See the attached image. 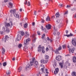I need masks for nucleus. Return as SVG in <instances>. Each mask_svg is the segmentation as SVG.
Returning a JSON list of instances; mask_svg holds the SVG:
<instances>
[{"label":"nucleus","mask_w":76,"mask_h":76,"mask_svg":"<svg viewBox=\"0 0 76 76\" xmlns=\"http://www.w3.org/2000/svg\"><path fill=\"white\" fill-rule=\"evenodd\" d=\"M29 41H31V39L28 38L26 40V41H24V43L25 45V47L24 48L23 50L26 52L28 51V49L29 45Z\"/></svg>","instance_id":"f257e3e1"},{"label":"nucleus","mask_w":76,"mask_h":76,"mask_svg":"<svg viewBox=\"0 0 76 76\" xmlns=\"http://www.w3.org/2000/svg\"><path fill=\"white\" fill-rule=\"evenodd\" d=\"M30 64L31 66H33V65H34L35 67H36V66H37L38 65V62L37 61H36L35 63L33 62L32 61H31L30 62Z\"/></svg>","instance_id":"f03ea898"},{"label":"nucleus","mask_w":76,"mask_h":76,"mask_svg":"<svg viewBox=\"0 0 76 76\" xmlns=\"http://www.w3.org/2000/svg\"><path fill=\"white\" fill-rule=\"evenodd\" d=\"M71 42L74 46L76 47V39L72 38V40Z\"/></svg>","instance_id":"7ed1b4c3"},{"label":"nucleus","mask_w":76,"mask_h":76,"mask_svg":"<svg viewBox=\"0 0 76 76\" xmlns=\"http://www.w3.org/2000/svg\"><path fill=\"white\" fill-rule=\"evenodd\" d=\"M57 29L55 28L54 27L53 31V34L54 35H56L57 34L58 35H60V32H57Z\"/></svg>","instance_id":"20e7f679"},{"label":"nucleus","mask_w":76,"mask_h":76,"mask_svg":"<svg viewBox=\"0 0 76 76\" xmlns=\"http://www.w3.org/2000/svg\"><path fill=\"white\" fill-rule=\"evenodd\" d=\"M45 27L48 30H49L51 28V26L50 24H48L45 26Z\"/></svg>","instance_id":"39448f33"},{"label":"nucleus","mask_w":76,"mask_h":76,"mask_svg":"<svg viewBox=\"0 0 76 76\" xmlns=\"http://www.w3.org/2000/svg\"><path fill=\"white\" fill-rule=\"evenodd\" d=\"M44 49V47L43 46L42 47H41V45H39V47L38 48V51L39 52H41V50Z\"/></svg>","instance_id":"423d86ee"},{"label":"nucleus","mask_w":76,"mask_h":76,"mask_svg":"<svg viewBox=\"0 0 76 76\" xmlns=\"http://www.w3.org/2000/svg\"><path fill=\"white\" fill-rule=\"evenodd\" d=\"M56 60H58V61H61V56H60V55H58V56H57L56 57Z\"/></svg>","instance_id":"0eeeda50"},{"label":"nucleus","mask_w":76,"mask_h":76,"mask_svg":"<svg viewBox=\"0 0 76 76\" xmlns=\"http://www.w3.org/2000/svg\"><path fill=\"white\" fill-rule=\"evenodd\" d=\"M69 53L70 54V53H74V51H75V48H72V50L70 49V48H69Z\"/></svg>","instance_id":"6e6552de"},{"label":"nucleus","mask_w":76,"mask_h":76,"mask_svg":"<svg viewBox=\"0 0 76 76\" xmlns=\"http://www.w3.org/2000/svg\"><path fill=\"white\" fill-rule=\"evenodd\" d=\"M22 37L21 35L19 34H18L17 37L16 38L17 40V41H20L22 38V37Z\"/></svg>","instance_id":"1a4fd4ad"},{"label":"nucleus","mask_w":76,"mask_h":76,"mask_svg":"<svg viewBox=\"0 0 76 76\" xmlns=\"http://www.w3.org/2000/svg\"><path fill=\"white\" fill-rule=\"evenodd\" d=\"M41 70L42 72H44V73H46V74H48L49 73V72H47V71L48 70V69H45L44 71V68H41Z\"/></svg>","instance_id":"9d476101"},{"label":"nucleus","mask_w":76,"mask_h":76,"mask_svg":"<svg viewBox=\"0 0 76 76\" xmlns=\"http://www.w3.org/2000/svg\"><path fill=\"white\" fill-rule=\"evenodd\" d=\"M14 16L15 17V18H18V19H19V18H20V16L19 17V15L16 13H14Z\"/></svg>","instance_id":"9b49d317"},{"label":"nucleus","mask_w":76,"mask_h":76,"mask_svg":"<svg viewBox=\"0 0 76 76\" xmlns=\"http://www.w3.org/2000/svg\"><path fill=\"white\" fill-rule=\"evenodd\" d=\"M41 63L42 64H46L47 63V60H44V59H42L40 61Z\"/></svg>","instance_id":"f8f14e48"},{"label":"nucleus","mask_w":76,"mask_h":76,"mask_svg":"<svg viewBox=\"0 0 76 76\" xmlns=\"http://www.w3.org/2000/svg\"><path fill=\"white\" fill-rule=\"evenodd\" d=\"M59 69L58 68H56L55 69V70L54 71V73L55 75H57L58 73V72Z\"/></svg>","instance_id":"ddd939ff"},{"label":"nucleus","mask_w":76,"mask_h":76,"mask_svg":"<svg viewBox=\"0 0 76 76\" xmlns=\"http://www.w3.org/2000/svg\"><path fill=\"white\" fill-rule=\"evenodd\" d=\"M9 38V36H8L6 35L5 37V38L3 39L2 40H3L4 41V42H6V40H7V39H8Z\"/></svg>","instance_id":"4468645a"},{"label":"nucleus","mask_w":76,"mask_h":76,"mask_svg":"<svg viewBox=\"0 0 76 76\" xmlns=\"http://www.w3.org/2000/svg\"><path fill=\"white\" fill-rule=\"evenodd\" d=\"M33 38V42H35V41L36 40V38L35 37V36L34 35H33L32 36Z\"/></svg>","instance_id":"2eb2a0df"},{"label":"nucleus","mask_w":76,"mask_h":76,"mask_svg":"<svg viewBox=\"0 0 76 76\" xmlns=\"http://www.w3.org/2000/svg\"><path fill=\"white\" fill-rule=\"evenodd\" d=\"M43 26H41V29L42 30V31H44L45 32L47 33V29L46 28H43Z\"/></svg>","instance_id":"dca6fc26"},{"label":"nucleus","mask_w":76,"mask_h":76,"mask_svg":"<svg viewBox=\"0 0 76 76\" xmlns=\"http://www.w3.org/2000/svg\"><path fill=\"white\" fill-rule=\"evenodd\" d=\"M8 4L10 6L9 7H10V8H12V7H13V3L11 2H10Z\"/></svg>","instance_id":"f3484780"},{"label":"nucleus","mask_w":76,"mask_h":76,"mask_svg":"<svg viewBox=\"0 0 76 76\" xmlns=\"http://www.w3.org/2000/svg\"><path fill=\"white\" fill-rule=\"evenodd\" d=\"M10 13H13V15L14 14V13H16V10L13 9L12 10L10 11Z\"/></svg>","instance_id":"a211bd4d"},{"label":"nucleus","mask_w":76,"mask_h":76,"mask_svg":"<svg viewBox=\"0 0 76 76\" xmlns=\"http://www.w3.org/2000/svg\"><path fill=\"white\" fill-rule=\"evenodd\" d=\"M46 21L47 22H49V21H50L51 20H50V18L49 17V16H48L47 18H46Z\"/></svg>","instance_id":"6ab92c4d"},{"label":"nucleus","mask_w":76,"mask_h":76,"mask_svg":"<svg viewBox=\"0 0 76 76\" xmlns=\"http://www.w3.org/2000/svg\"><path fill=\"white\" fill-rule=\"evenodd\" d=\"M31 67V66L29 64H28L26 65V70L28 69H30Z\"/></svg>","instance_id":"aec40b11"},{"label":"nucleus","mask_w":76,"mask_h":76,"mask_svg":"<svg viewBox=\"0 0 76 76\" xmlns=\"http://www.w3.org/2000/svg\"><path fill=\"white\" fill-rule=\"evenodd\" d=\"M73 62L75 63H76V57L74 56L73 58Z\"/></svg>","instance_id":"412c9836"},{"label":"nucleus","mask_w":76,"mask_h":76,"mask_svg":"<svg viewBox=\"0 0 76 76\" xmlns=\"http://www.w3.org/2000/svg\"><path fill=\"white\" fill-rule=\"evenodd\" d=\"M55 16H56V18H58L60 15L59 14V12H58L56 13Z\"/></svg>","instance_id":"4be33fe9"},{"label":"nucleus","mask_w":76,"mask_h":76,"mask_svg":"<svg viewBox=\"0 0 76 76\" xmlns=\"http://www.w3.org/2000/svg\"><path fill=\"white\" fill-rule=\"evenodd\" d=\"M59 66H61V69H63V64L61 63H59Z\"/></svg>","instance_id":"5701e85b"},{"label":"nucleus","mask_w":76,"mask_h":76,"mask_svg":"<svg viewBox=\"0 0 76 76\" xmlns=\"http://www.w3.org/2000/svg\"><path fill=\"white\" fill-rule=\"evenodd\" d=\"M20 33L21 35H22V36H23V35H24V33L23 31H20Z\"/></svg>","instance_id":"b1692460"},{"label":"nucleus","mask_w":76,"mask_h":76,"mask_svg":"<svg viewBox=\"0 0 76 76\" xmlns=\"http://www.w3.org/2000/svg\"><path fill=\"white\" fill-rule=\"evenodd\" d=\"M2 53L3 54H3H4V53H5V49H4V48H2Z\"/></svg>","instance_id":"393cba45"},{"label":"nucleus","mask_w":76,"mask_h":76,"mask_svg":"<svg viewBox=\"0 0 76 76\" xmlns=\"http://www.w3.org/2000/svg\"><path fill=\"white\" fill-rule=\"evenodd\" d=\"M28 24L27 23H26L24 25V28L26 29V28L28 26Z\"/></svg>","instance_id":"a878e982"},{"label":"nucleus","mask_w":76,"mask_h":76,"mask_svg":"<svg viewBox=\"0 0 76 76\" xmlns=\"http://www.w3.org/2000/svg\"><path fill=\"white\" fill-rule=\"evenodd\" d=\"M10 26V25L9 23H7L6 24V28H7V27H9V26Z\"/></svg>","instance_id":"bb28decb"},{"label":"nucleus","mask_w":76,"mask_h":76,"mask_svg":"<svg viewBox=\"0 0 76 76\" xmlns=\"http://www.w3.org/2000/svg\"><path fill=\"white\" fill-rule=\"evenodd\" d=\"M22 46V45L21 44H19L18 45V47L19 48H21Z\"/></svg>","instance_id":"cd10ccee"},{"label":"nucleus","mask_w":76,"mask_h":76,"mask_svg":"<svg viewBox=\"0 0 76 76\" xmlns=\"http://www.w3.org/2000/svg\"><path fill=\"white\" fill-rule=\"evenodd\" d=\"M6 73L7 75H9L10 74V71H7Z\"/></svg>","instance_id":"c85d7f7f"},{"label":"nucleus","mask_w":76,"mask_h":76,"mask_svg":"<svg viewBox=\"0 0 76 76\" xmlns=\"http://www.w3.org/2000/svg\"><path fill=\"white\" fill-rule=\"evenodd\" d=\"M56 54H59V52L58 51V49H57L55 51Z\"/></svg>","instance_id":"c756f323"},{"label":"nucleus","mask_w":76,"mask_h":76,"mask_svg":"<svg viewBox=\"0 0 76 76\" xmlns=\"http://www.w3.org/2000/svg\"><path fill=\"white\" fill-rule=\"evenodd\" d=\"M56 65H57V63H56V62H54L53 63V66L54 68H56Z\"/></svg>","instance_id":"7c9ffc66"},{"label":"nucleus","mask_w":76,"mask_h":76,"mask_svg":"<svg viewBox=\"0 0 76 76\" xmlns=\"http://www.w3.org/2000/svg\"><path fill=\"white\" fill-rule=\"evenodd\" d=\"M45 59H46L47 60H48V58H49V56L48 55H46L45 57Z\"/></svg>","instance_id":"2f4dec72"},{"label":"nucleus","mask_w":76,"mask_h":76,"mask_svg":"<svg viewBox=\"0 0 76 76\" xmlns=\"http://www.w3.org/2000/svg\"><path fill=\"white\" fill-rule=\"evenodd\" d=\"M26 37H28V36H29L30 35L29 34L27 31L26 32Z\"/></svg>","instance_id":"473e14b6"},{"label":"nucleus","mask_w":76,"mask_h":76,"mask_svg":"<svg viewBox=\"0 0 76 76\" xmlns=\"http://www.w3.org/2000/svg\"><path fill=\"white\" fill-rule=\"evenodd\" d=\"M22 68L21 67H20L19 69H18V72H20L22 70Z\"/></svg>","instance_id":"72a5a7b5"},{"label":"nucleus","mask_w":76,"mask_h":76,"mask_svg":"<svg viewBox=\"0 0 76 76\" xmlns=\"http://www.w3.org/2000/svg\"><path fill=\"white\" fill-rule=\"evenodd\" d=\"M47 40H48V41H50V42H52V40H51V39H50L48 37L47 38Z\"/></svg>","instance_id":"f704fd0d"},{"label":"nucleus","mask_w":76,"mask_h":76,"mask_svg":"<svg viewBox=\"0 0 76 76\" xmlns=\"http://www.w3.org/2000/svg\"><path fill=\"white\" fill-rule=\"evenodd\" d=\"M60 20L59 19H58L56 20V23H60Z\"/></svg>","instance_id":"c9c22d12"},{"label":"nucleus","mask_w":76,"mask_h":76,"mask_svg":"<svg viewBox=\"0 0 76 76\" xmlns=\"http://www.w3.org/2000/svg\"><path fill=\"white\" fill-rule=\"evenodd\" d=\"M7 33H9V32H10V30H9V29L7 28L6 29V31H5Z\"/></svg>","instance_id":"e433bc0d"},{"label":"nucleus","mask_w":76,"mask_h":76,"mask_svg":"<svg viewBox=\"0 0 76 76\" xmlns=\"http://www.w3.org/2000/svg\"><path fill=\"white\" fill-rule=\"evenodd\" d=\"M62 47L63 49H65L66 48V45H62Z\"/></svg>","instance_id":"4c0bfd02"},{"label":"nucleus","mask_w":76,"mask_h":76,"mask_svg":"<svg viewBox=\"0 0 76 76\" xmlns=\"http://www.w3.org/2000/svg\"><path fill=\"white\" fill-rule=\"evenodd\" d=\"M62 49V48L61 47V46H59L58 48V51H60V50Z\"/></svg>","instance_id":"58836bf2"},{"label":"nucleus","mask_w":76,"mask_h":76,"mask_svg":"<svg viewBox=\"0 0 76 76\" xmlns=\"http://www.w3.org/2000/svg\"><path fill=\"white\" fill-rule=\"evenodd\" d=\"M36 60H35V58H33L32 59V62H33V63H35V62H36V61H35Z\"/></svg>","instance_id":"ea45409f"},{"label":"nucleus","mask_w":76,"mask_h":76,"mask_svg":"<svg viewBox=\"0 0 76 76\" xmlns=\"http://www.w3.org/2000/svg\"><path fill=\"white\" fill-rule=\"evenodd\" d=\"M6 65H7V63H6V62H4L3 63V66H6Z\"/></svg>","instance_id":"a19ab883"},{"label":"nucleus","mask_w":76,"mask_h":76,"mask_svg":"<svg viewBox=\"0 0 76 76\" xmlns=\"http://www.w3.org/2000/svg\"><path fill=\"white\" fill-rule=\"evenodd\" d=\"M45 34H43L42 35V39H43V38H44V37H45Z\"/></svg>","instance_id":"79ce46f5"},{"label":"nucleus","mask_w":76,"mask_h":76,"mask_svg":"<svg viewBox=\"0 0 76 76\" xmlns=\"http://www.w3.org/2000/svg\"><path fill=\"white\" fill-rule=\"evenodd\" d=\"M42 73V72L41 71V70H40L39 72V74L40 75H39L40 76Z\"/></svg>","instance_id":"37998d69"},{"label":"nucleus","mask_w":76,"mask_h":76,"mask_svg":"<svg viewBox=\"0 0 76 76\" xmlns=\"http://www.w3.org/2000/svg\"><path fill=\"white\" fill-rule=\"evenodd\" d=\"M2 30L4 31V32H5L6 30H5V28H4V27H3L2 28Z\"/></svg>","instance_id":"c03bdc74"},{"label":"nucleus","mask_w":76,"mask_h":76,"mask_svg":"<svg viewBox=\"0 0 76 76\" xmlns=\"http://www.w3.org/2000/svg\"><path fill=\"white\" fill-rule=\"evenodd\" d=\"M68 13V11H66V12H65L64 13V15H67Z\"/></svg>","instance_id":"a18cd8bd"},{"label":"nucleus","mask_w":76,"mask_h":76,"mask_svg":"<svg viewBox=\"0 0 76 76\" xmlns=\"http://www.w3.org/2000/svg\"><path fill=\"white\" fill-rule=\"evenodd\" d=\"M37 33L38 35H41V33H40V32L39 31H37Z\"/></svg>","instance_id":"49530a36"},{"label":"nucleus","mask_w":76,"mask_h":76,"mask_svg":"<svg viewBox=\"0 0 76 76\" xmlns=\"http://www.w3.org/2000/svg\"><path fill=\"white\" fill-rule=\"evenodd\" d=\"M28 6H31V3L29 1L28 2Z\"/></svg>","instance_id":"de8ad7c7"},{"label":"nucleus","mask_w":76,"mask_h":76,"mask_svg":"<svg viewBox=\"0 0 76 76\" xmlns=\"http://www.w3.org/2000/svg\"><path fill=\"white\" fill-rule=\"evenodd\" d=\"M44 49H41V50H42V53H45V51H44Z\"/></svg>","instance_id":"09e8293b"},{"label":"nucleus","mask_w":76,"mask_h":76,"mask_svg":"<svg viewBox=\"0 0 76 76\" xmlns=\"http://www.w3.org/2000/svg\"><path fill=\"white\" fill-rule=\"evenodd\" d=\"M71 7V6H70V5H67L66 6L67 8H69V7Z\"/></svg>","instance_id":"8fccbe9b"},{"label":"nucleus","mask_w":76,"mask_h":76,"mask_svg":"<svg viewBox=\"0 0 76 76\" xmlns=\"http://www.w3.org/2000/svg\"><path fill=\"white\" fill-rule=\"evenodd\" d=\"M67 66H66V65H65L64 66V69H67Z\"/></svg>","instance_id":"3c124183"},{"label":"nucleus","mask_w":76,"mask_h":76,"mask_svg":"<svg viewBox=\"0 0 76 76\" xmlns=\"http://www.w3.org/2000/svg\"><path fill=\"white\" fill-rule=\"evenodd\" d=\"M55 18V17H54V15H53L52 17V19H54V18Z\"/></svg>","instance_id":"603ef678"},{"label":"nucleus","mask_w":76,"mask_h":76,"mask_svg":"<svg viewBox=\"0 0 76 76\" xmlns=\"http://www.w3.org/2000/svg\"><path fill=\"white\" fill-rule=\"evenodd\" d=\"M10 23L11 26H13V22H12V21H10Z\"/></svg>","instance_id":"864d4df0"},{"label":"nucleus","mask_w":76,"mask_h":76,"mask_svg":"<svg viewBox=\"0 0 76 76\" xmlns=\"http://www.w3.org/2000/svg\"><path fill=\"white\" fill-rule=\"evenodd\" d=\"M43 42H45V43L47 42V40H46L45 39H44Z\"/></svg>","instance_id":"5fc2aeb1"},{"label":"nucleus","mask_w":76,"mask_h":76,"mask_svg":"<svg viewBox=\"0 0 76 76\" xmlns=\"http://www.w3.org/2000/svg\"><path fill=\"white\" fill-rule=\"evenodd\" d=\"M69 35H70V36H73L74 35L73 34H72V33H70Z\"/></svg>","instance_id":"6e6d98bb"},{"label":"nucleus","mask_w":76,"mask_h":76,"mask_svg":"<svg viewBox=\"0 0 76 76\" xmlns=\"http://www.w3.org/2000/svg\"><path fill=\"white\" fill-rule=\"evenodd\" d=\"M27 1H25L24 4H27Z\"/></svg>","instance_id":"4d7b16f0"},{"label":"nucleus","mask_w":76,"mask_h":76,"mask_svg":"<svg viewBox=\"0 0 76 76\" xmlns=\"http://www.w3.org/2000/svg\"><path fill=\"white\" fill-rule=\"evenodd\" d=\"M0 33L1 34H3V31H0Z\"/></svg>","instance_id":"13d9d810"},{"label":"nucleus","mask_w":76,"mask_h":76,"mask_svg":"<svg viewBox=\"0 0 76 76\" xmlns=\"http://www.w3.org/2000/svg\"><path fill=\"white\" fill-rule=\"evenodd\" d=\"M44 22H45L44 20H43V19H42V23H44Z\"/></svg>","instance_id":"bf43d9fd"},{"label":"nucleus","mask_w":76,"mask_h":76,"mask_svg":"<svg viewBox=\"0 0 76 76\" xmlns=\"http://www.w3.org/2000/svg\"><path fill=\"white\" fill-rule=\"evenodd\" d=\"M32 25H33V26H35V22H33L32 23Z\"/></svg>","instance_id":"052dcab7"},{"label":"nucleus","mask_w":76,"mask_h":76,"mask_svg":"<svg viewBox=\"0 0 76 76\" xmlns=\"http://www.w3.org/2000/svg\"><path fill=\"white\" fill-rule=\"evenodd\" d=\"M4 1L5 3H6V2H7V1H8V0H4Z\"/></svg>","instance_id":"680f3d73"},{"label":"nucleus","mask_w":76,"mask_h":76,"mask_svg":"<svg viewBox=\"0 0 76 76\" xmlns=\"http://www.w3.org/2000/svg\"><path fill=\"white\" fill-rule=\"evenodd\" d=\"M15 58H13L12 59V61H15Z\"/></svg>","instance_id":"e2e57ef3"},{"label":"nucleus","mask_w":76,"mask_h":76,"mask_svg":"<svg viewBox=\"0 0 76 76\" xmlns=\"http://www.w3.org/2000/svg\"><path fill=\"white\" fill-rule=\"evenodd\" d=\"M66 34H67V33L68 32V31L67 30H66Z\"/></svg>","instance_id":"0e129e2a"},{"label":"nucleus","mask_w":76,"mask_h":76,"mask_svg":"<svg viewBox=\"0 0 76 76\" xmlns=\"http://www.w3.org/2000/svg\"><path fill=\"white\" fill-rule=\"evenodd\" d=\"M20 12H22V9H20Z\"/></svg>","instance_id":"69168bd1"},{"label":"nucleus","mask_w":76,"mask_h":76,"mask_svg":"<svg viewBox=\"0 0 76 76\" xmlns=\"http://www.w3.org/2000/svg\"><path fill=\"white\" fill-rule=\"evenodd\" d=\"M70 37V34L67 35V37Z\"/></svg>","instance_id":"338daca9"},{"label":"nucleus","mask_w":76,"mask_h":76,"mask_svg":"<svg viewBox=\"0 0 76 76\" xmlns=\"http://www.w3.org/2000/svg\"><path fill=\"white\" fill-rule=\"evenodd\" d=\"M36 11H34V15H36Z\"/></svg>","instance_id":"774afa93"}]
</instances>
